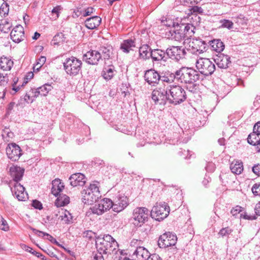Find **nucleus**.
<instances>
[{
    "mask_svg": "<svg viewBox=\"0 0 260 260\" xmlns=\"http://www.w3.org/2000/svg\"><path fill=\"white\" fill-rule=\"evenodd\" d=\"M61 8L60 6H57L54 7L52 11H51V16L52 18L56 20L59 17V11L61 10Z\"/></svg>",
    "mask_w": 260,
    "mask_h": 260,
    "instance_id": "49",
    "label": "nucleus"
},
{
    "mask_svg": "<svg viewBox=\"0 0 260 260\" xmlns=\"http://www.w3.org/2000/svg\"><path fill=\"white\" fill-rule=\"evenodd\" d=\"M104 255L97 252V253L94 254L92 260H104Z\"/></svg>",
    "mask_w": 260,
    "mask_h": 260,
    "instance_id": "61",
    "label": "nucleus"
},
{
    "mask_svg": "<svg viewBox=\"0 0 260 260\" xmlns=\"http://www.w3.org/2000/svg\"><path fill=\"white\" fill-rule=\"evenodd\" d=\"M34 233L36 235H38L40 237H44L45 236H47V239L51 241L52 243H55L56 242V240L55 238H54L51 235H49V234H47L46 233H45L44 232H42L39 230H37L35 229H32Z\"/></svg>",
    "mask_w": 260,
    "mask_h": 260,
    "instance_id": "44",
    "label": "nucleus"
},
{
    "mask_svg": "<svg viewBox=\"0 0 260 260\" xmlns=\"http://www.w3.org/2000/svg\"><path fill=\"white\" fill-rule=\"evenodd\" d=\"M10 36L15 43H18L23 41L25 37L23 27L20 25L16 26L11 31Z\"/></svg>",
    "mask_w": 260,
    "mask_h": 260,
    "instance_id": "19",
    "label": "nucleus"
},
{
    "mask_svg": "<svg viewBox=\"0 0 260 260\" xmlns=\"http://www.w3.org/2000/svg\"><path fill=\"white\" fill-rule=\"evenodd\" d=\"M82 202L84 204H92L101 197L99 190V182H93L86 188L81 191Z\"/></svg>",
    "mask_w": 260,
    "mask_h": 260,
    "instance_id": "2",
    "label": "nucleus"
},
{
    "mask_svg": "<svg viewBox=\"0 0 260 260\" xmlns=\"http://www.w3.org/2000/svg\"><path fill=\"white\" fill-rule=\"evenodd\" d=\"M186 98V92L181 86L172 85L170 86L168 96L170 103L177 105L184 102Z\"/></svg>",
    "mask_w": 260,
    "mask_h": 260,
    "instance_id": "4",
    "label": "nucleus"
},
{
    "mask_svg": "<svg viewBox=\"0 0 260 260\" xmlns=\"http://www.w3.org/2000/svg\"><path fill=\"white\" fill-rule=\"evenodd\" d=\"M13 66V61L10 58L3 56L0 58V69L4 71H10Z\"/></svg>",
    "mask_w": 260,
    "mask_h": 260,
    "instance_id": "32",
    "label": "nucleus"
},
{
    "mask_svg": "<svg viewBox=\"0 0 260 260\" xmlns=\"http://www.w3.org/2000/svg\"><path fill=\"white\" fill-rule=\"evenodd\" d=\"M233 232V230L229 226L222 228L219 230V232L218 233V235L222 238L229 237V236L232 234Z\"/></svg>",
    "mask_w": 260,
    "mask_h": 260,
    "instance_id": "41",
    "label": "nucleus"
},
{
    "mask_svg": "<svg viewBox=\"0 0 260 260\" xmlns=\"http://www.w3.org/2000/svg\"><path fill=\"white\" fill-rule=\"evenodd\" d=\"M176 74L177 71L175 73L166 72L164 75L160 76V80L168 83H171L175 81L179 82V78Z\"/></svg>",
    "mask_w": 260,
    "mask_h": 260,
    "instance_id": "31",
    "label": "nucleus"
},
{
    "mask_svg": "<svg viewBox=\"0 0 260 260\" xmlns=\"http://www.w3.org/2000/svg\"><path fill=\"white\" fill-rule=\"evenodd\" d=\"M46 58L45 56H40V58L37 60V62L35 66L34 67V68L36 67L37 69L38 70L44 64V63L46 61Z\"/></svg>",
    "mask_w": 260,
    "mask_h": 260,
    "instance_id": "51",
    "label": "nucleus"
},
{
    "mask_svg": "<svg viewBox=\"0 0 260 260\" xmlns=\"http://www.w3.org/2000/svg\"><path fill=\"white\" fill-rule=\"evenodd\" d=\"M151 96L155 104L165 105L168 101L169 93L165 87H159L153 90Z\"/></svg>",
    "mask_w": 260,
    "mask_h": 260,
    "instance_id": "12",
    "label": "nucleus"
},
{
    "mask_svg": "<svg viewBox=\"0 0 260 260\" xmlns=\"http://www.w3.org/2000/svg\"><path fill=\"white\" fill-rule=\"evenodd\" d=\"M24 247H25V251L33 254L34 255H36L38 257H41L42 259H44V256L41 253H39L38 252H37V251H35L34 250H33L32 248H31V247H28L27 246L25 245Z\"/></svg>",
    "mask_w": 260,
    "mask_h": 260,
    "instance_id": "50",
    "label": "nucleus"
},
{
    "mask_svg": "<svg viewBox=\"0 0 260 260\" xmlns=\"http://www.w3.org/2000/svg\"><path fill=\"white\" fill-rule=\"evenodd\" d=\"M32 206L36 209H42V203L37 200H34L32 202Z\"/></svg>",
    "mask_w": 260,
    "mask_h": 260,
    "instance_id": "59",
    "label": "nucleus"
},
{
    "mask_svg": "<svg viewBox=\"0 0 260 260\" xmlns=\"http://www.w3.org/2000/svg\"><path fill=\"white\" fill-rule=\"evenodd\" d=\"M166 54L171 59L178 61L185 58L186 52L181 46H172L167 49Z\"/></svg>",
    "mask_w": 260,
    "mask_h": 260,
    "instance_id": "11",
    "label": "nucleus"
},
{
    "mask_svg": "<svg viewBox=\"0 0 260 260\" xmlns=\"http://www.w3.org/2000/svg\"><path fill=\"white\" fill-rule=\"evenodd\" d=\"M253 131L250 133L247 138V142L249 144L252 145H255V144L260 142V134Z\"/></svg>",
    "mask_w": 260,
    "mask_h": 260,
    "instance_id": "36",
    "label": "nucleus"
},
{
    "mask_svg": "<svg viewBox=\"0 0 260 260\" xmlns=\"http://www.w3.org/2000/svg\"><path fill=\"white\" fill-rule=\"evenodd\" d=\"M169 213L170 207L167 204L156 203L151 210L150 215L152 218L160 221L166 218Z\"/></svg>",
    "mask_w": 260,
    "mask_h": 260,
    "instance_id": "7",
    "label": "nucleus"
},
{
    "mask_svg": "<svg viewBox=\"0 0 260 260\" xmlns=\"http://www.w3.org/2000/svg\"><path fill=\"white\" fill-rule=\"evenodd\" d=\"M82 64L81 60L72 56L66 59L63 62V68L68 75L75 76L81 71Z\"/></svg>",
    "mask_w": 260,
    "mask_h": 260,
    "instance_id": "5",
    "label": "nucleus"
},
{
    "mask_svg": "<svg viewBox=\"0 0 260 260\" xmlns=\"http://www.w3.org/2000/svg\"><path fill=\"white\" fill-rule=\"evenodd\" d=\"M166 54V51L158 49H152L150 52V56L153 62L161 60L166 61L167 59Z\"/></svg>",
    "mask_w": 260,
    "mask_h": 260,
    "instance_id": "24",
    "label": "nucleus"
},
{
    "mask_svg": "<svg viewBox=\"0 0 260 260\" xmlns=\"http://www.w3.org/2000/svg\"><path fill=\"white\" fill-rule=\"evenodd\" d=\"M220 22L221 23V27L227 28L229 29L232 28L233 27L234 23L232 21L228 20V19H223L220 20Z\"/></svg>",
    "mask_w": 260,
    "mask_h": 260,
    "instance_id": "48",
    "label": "nucleus"
},
{
    "mask_svg": "<svg viewBox=\"0 0 260 260\" xmlns=\"http://www.w3.org/2000/svg\"><path fill=\"white\" fill-rule=\"evenodd\" d=\"M189 85L187 86V89L190 91L191 92H195L197 90V85L194 83L192 84H188Z\"/></svg>",
    "mask_w": 260,
    "mask_h": 260,
    "instance_id": "60",
    "label": "nucleus"
},
{
    "mask_svg": "<svg viewBox=\"0 0 260 260\" xmlns=\"http://www.w3.org/2000/svg\"><path fill=\"white\" fill-rule=\"evenodd\" d=\"M95 245L97 252L105 255L111 254L118 247L117 242L109 235L96 238Z\"/></svg>",
    "mask_w": 260,
    "mask_h": 260,
    "instance_id": "1",
    "label": "nucleus"
},
{
    "mask_svg": "<svg viewBox=\"0 0 260 260\" xmlns=\"http://www.w3.org/2000/svg\"><path fill=\"white\" fill-rule=\"evenodd\" d=\"M6 151L8 158L14 161L18 160L22 154L20 147L15 143L9 144Z\"/></svg>",
    "mask_w": 260,
    "mask_h": 260,
    "instance_id": "14",
    "label": "nucleus"
},
{
    "mask_svg": "<svg viewBox=\"0 0 260 260\" xmlns=\"http://www.w3.org/2000/svg\"><path fill=\"white\" fill-rule=\"evenodd\" d=\"M93 8L92 7H88L87 8L84 10L82 12V16L86 17L92 14L93 13Z\"/></svg>",
    "mask_w": 260,
    "mask_h": 260,
    "instance_id": "55",
    "label": "nucleus"
},
{
    "mask_svg": "<svg viewBox=\"0 0 260 260\" xmlns=\"http://www.w3.org/2000/svg\"><path fill=\"white\" fill-rule=\"evenodd\" d=\"M0 229L4 231L9 230V226L7 221L0 215Z\"/></svg>",
    "mask_w": 260,
    "mask_h": 260,
    "instance_id": "47",
    "label": "nucleus"
},
{
    "mask_svg": "<svg viewBox=\"0 0 260 260\" xmlns=\"http://www.w3.org/2000/svg\"><path fill=\"white\" fill-rule=\"evenodd\" d=\"M205 169L208 172H213L215 170V166L212 162H209L207 163Z\"/></svg>",
    "mask_w": 260,
    "mask_h": 260,
    "instance_id": "58",
    "label": "nucleus"
},
{
    "mask_svg": "<svg viewBox=\"0 0 260 260\" xmlns=\"http://www.w3.org/2000/svg\"><path fill=\"white\" fill-rule=\"evenodd\" d=\"M113 204V211L118 213L128 205V199L124 194H119L114 199Z\"/></svg>",
    "mask_w": 260,
    "mask_h": 260,
    "instance_id": "15",
    "label": "nucleus"
},
{
    "mask_svg": "<svg viewBox=\"0 0 260 260\" xmlns=\"http://www.w3.org/2000/svg\"><path fill=\"white\" fill-rule=\"evenodd\" d=\"M147 260H162V258L157 254H150Z\"/></svg>",
    "mask_w": 260,
    "mask_h": 260,
    "instance_id": "62",
    "label": "nucleus"
},
{
    "mask_svg": "<svg viewBox=\"0 0 260 260\" xmlns=\"http://www.w3.org/2000/svg\"><path fill=\"white\" fill-rule=\"evenodd\" d=\"M11 191L18 201H25L28 199V194L25 191V188L19 182L10 183Z\"/></svg>",
    "mask_w": 260,
    "mask_h": 260,
    "instance_id": "13",
    "label": "nucleus"
},
{
    "mask_svg": "<svg viewBox=\"0 0 260 260\" xmlns=\"http://www.w3.org/2000/svg\"><path fill=\"white\" fill-rule=\"evenodd\" d=\"M100 202L103 206V208H104V209H105V211H107L111 208H112L113 210V201H112L111 199L104 198L101 200Z\"/></svg>",
    "mask_w": 260,
    "mask_h": 260,
    "instance_id": "39",
    "label": "nucleus"
},
{
    "mask_svg": "<svg viewBox=\"0 0 260 260\" xmlns=\"http://www.w3.org/2000/svg\"><path fill=\"white\" fill-rule=\"evenodd\" d=\"M179 82L185 84H192L200 79L198 71L191 68L182 67L177 70Z\"/></svg>",
    "mask_w": 260,
    "mask_h": 260,
    "instance_id": "3",
    "label": "nucleus"
},
{
    "mask_svg": "<svg viewBox=\"0 0 260 260\" xmlns=\"http://www.w3.org/2000/svg\"><path fill=\"white\" fill-rule=\"evenodd\" d=\"M171 38L174 40L180 42L186 38L185 34L182 29H176L171 35Z\"/></svg>",
    "mask_w": 260,
    "mask_h": 260,
    "instance_id": "37",
    "label": "nucleus"
},
{
    "mask_svg": "<svg viewBox=\"0 0 260 260\" xmlns=\"http://www.w3.org/2000/svg\"><path fill=\"white\" fill-rule=\"evenodd\" d=\"M230 57L228 55L220 54L214 60L217 66L221 69H226L231 64Z\"/></svg>",
    "mask_w": 260,
    "mask_h": 260,
    "instance_id": "23",
    "label": "nucleus"
},
{
    "mask_svg": "<svg viewBox=\"0 0 260 260\" xmlns=\"http://www.w3.org/2000/svg\"><path fill=\"white\" fill-rule=\"evenodd\" d=\"M196 64L198 72L205 76L211 75L215 70L214 63L209 58H200L197 59Z\"/></svg>",
    "mask_w": 260,
    "mask_h": 260,
    "instance_id": "6",
    "label": "nucleus"
},
{
    "mask_svg": "<svg viewBox=\"0 0 260 260\" xmlns=\"http://www.w3.org/2000/svg\"><path fill=\"white\" fill-rule=\"evenodd\" d=\"M24 169L17 166H13L10 168L9 173L14 182H19L22 179Z\"/></svg>",
    "mask_w": 260,
    "mask_h": 260,
    "instance_id": "20",
    "label": "nucleus"
},
{
    "mask_svg": "<svg viewBox=\"0 0 260 260\" xmlns=\"http://www.w3.org/2000/svg\"><path fill=\"white\" fill-rule=\"evenodd\" d=\"M253 131L260 134V121L257 122L253 126Z\"/></svg>",
    "mask_w": 260,
    "mask_h": 260,
    "instance_id": "64",
    "label": "nucleus"
},
{
    "mask_svg": "<svg viewBox=\"0 0 260 260\" xmlns=\"http://www.w3.org/2000/svg\"><path fill=\"white\" fill-rule=\"evenodd\" d=\"M105 66L102 71V76L107 81L111 80L114 76L116 73L115 67L111 63Z\"/></svg>",
    "mask_w": 260,
    "mask_h": 260,
    "instance_id": "27",
    "label": "nucleus"
},
{
    "mask_svg": "<svg viewBox=\"0 0 260 260\" xmlns=\"http://www.w3.org/2000/svg\"><path fill=\"white\" fill-rule=\"evenodd\" d=\"M150 253L147 249L143 247H137L133 253L132 257L135 260H147Z\"/></svg>",
    "mask_w": 260,
    "mask_h": 260,
    "instance_id": "22",
    "label": "nucleus"
},
{
    "mask_svg": "<svg viewBox=\"0 0 260 260\" xmlns=\"http://www.w3.org/2000/svg\"><path fill=\"white\" fill-rule=\"evenodd\" d=\"M53 88V87L51 84L46 83L36 89H34L35 90V96H38V97L39 95L46 96Z\"/></svg>",
    "mask_w": 260,
    "mask_h": 260,
    "instance_id": "30",
    "label": "nucleus"
},
{
    "mask_svg": "<svg viewBox=\"0 0 260 260\" xmlns=\"http://www.w3.org/2000/svg\"><path fill=\"white\" fill-rule=\"evenodd\" d=\"M149 210L145 207L136 208L133 212V218L135 221L134 224L141 226L148 219Z\"/></svg>",
    "mask_w": 260,
    "mask_h": 260,
    "instance_id": "8",
    "label": "nucleus"
},
{
    "mask_svg": "<svg viewBox=\"0 0 260 260\" xmlns=\"http://www.w3.org/2000/svg\"><path fill=\"white\" fill-rule=\"evenodd\" d=\"M102 19L98 16L88 18L85 21V25L87 28L93 29L99 26L101 23Z\"/></svg>",
    "mask_w": 260,
    "mask_h": 260,
    "instance_id": "26",
    "label": "nucleus"
},
{
    "mask_svg": "<svg viewBox=\"0 0 260 260\" xmlns=\"http://www.w3.org/2000/svg\"><path fill=\"white\" fill-rule=\"evenodd\" d=\"M70 184L73 186H83L85 182V177L82 173H76L72 175L70 178Z\"/></svg>",
    "mask_w": 260,
    "mask_h": 260,
    "instance_id": "21",
    "label": "nucleus"
},
{
    "mask_svg": "<svg viewBox=\"0 0 260 260\" xmlns=\"http://www.w3.org/2000/svg\"><path fill=\"white\" fill-rule=\"evenodd\" d=\"M177 238L176 235L170 232H166L160 235L158 240V245L161 248H165L176 244Z\"/></svg>",
    "mask_w": 260,
    "mask_h": 260,
    "instance_id": "10",
    "label": "nucleus"
},
{
    "mask_svg": "<svg viewBox=\"0 0 260 260\" xmlns=\"http://www.w3.org/2000/svg\"><path fill=\"white\" fill-rule=\"evenodd\" d=\"M144 77L148 84L152 86L156 85L160 80V75L158 72L152 69L146 71Z\"/></svg>",
    "mask_w": 260,
    "mask_h": 260,
    "instance_id": "18",
    "label": "nucleus"
},
{
    "mask_svg": "<svg viewBox=\"0 0 260 260\" xmlns=\"http://www.w3.org/2000/svg\"><path fill=\"white\" fill-rule=\"evenodd\" d=\"M152 49L147 44H144L140 46L139 48V57L138 58L146 60L150 58V52Z\"/></svg>",
    "mask_w": 260,
    "mask_h": 260,
    "instance_id": "28",
    "label": "nucleus"
},
{
    "mask_svg": "<svg viewBox=\"0 0 260 260\" xmlns=\"http://www.w3.org/2000/svg\"><path fill=\"white\" fill-rule=\"evenodd\" d=\"M12 27L11 24L7 20H4L0 24V30L5 33H7Z\"/></svg>",
    "mask_w": 260,
    "mask_h": 260,
    "instance_id": "45",
    "label": "nucleus"
},
{
    "mask_svg": "<svg viewBox=\"0 0 260 260\" xmlns=\"http://www.w3.org/2000/svg\"><path fill=\"white\" fill-rule=\"evenodd\" d=\"M254 212L256 215L260 216V202L255 205Z\"/></svg>",
    "mask_w": 260,
    "mask_h": 260,
    "instance_id": "63",
    "label": "nucleus"
},
{
    "mask_svg": "<svg viewBox=\"0 0 260 260\" xmlns=\"http://www.w3.org/2000/svg\"><path fill=\"white\" fill-rule=\"evenodd\" d=\"M100 59V53L98 50H90L83 56V60L92 65L98 64Z\"/></svg>",
    "mask_w": 260,
    "mask_h": 260,
    "instance_id": "17",
    "label": "nucleus"
},
{
    "mask_svg": "<svg viewBox=\"0 0 260 260\" xmlns=\"http://www.w3.org/2000/svg\"><path fill=\"white\" fill-rule=\"evenodd\" d=\"M251 190L254 196H260V183H255L252 187Z\"/></svg>",
    "mask_w": 260,
    "mask_h": 260,
    "instance_id": "53",
    "label": "nucleus"
},
{
    "mask_svg": "<svg viewBox=\"0 0 260 260\" xmlns=\"http://www.w3.org/2000/svg\"><path fill=\"white\" fill-rule=\"evenodd\" d=\"M57 197L55 202V204L57 207H62L69 203L70 198L67 195L60 193Z\"/></svg>",
    "mask_w": 260,
    "mask_h": 260,
    "instance_id": "35",
    "label": "nucleus"
},
{
    "mask_svg": "<svg viewBox=\"0 0 260 260\" xmlns=\"http://www.w3.org/2000/svg\"><path fill=\"white\" fill-rule=\"evenodd\" d=\"M90 209L93 213L96 214L97 215H102L105 212V209H104V208H103L101 202L98 204H95Z\"/></svg>",
    "mask_w": 260,
    "mask_h": 260,
    "instance_id": "43",
    "label": "nucleus"
},
{
    "mask_svg": "<svg viewBox=\"0 0 260 260\" xmlns=\"http://www.w3.org/2000/svg\"><path fill=\"white\" fill-rule=\"evenodd\" d=\"M212 49L217 52H221L224 49V44L220 39H214L210 42Z\"/></svg>",
    "mask_w": 260,
    "mask_h": 260,
    "instance_id": "34",
    "label": "nucleus"
},
{
    "mask_svg": "<svg viewBox=\"0 0 260 260\" xmlns=\"http://www.w3.org/2000/svg\"><path fill=\"white\" fill-rule=\"evenodd\" d=\"M98 51L100 53L101 59H104L105 64L112 62L114 56L113 49L111 46H101Z\"/></svg>",
    "mask_w": 260,
    "mask_h": 260,
    "instance_id": "16",
    "label": "nucleus"
},
{
    "mask_svg": "<svg viewBox=\"0 0 260 260\" xmlns=\"http://www.w3.org/2000/svg\"><path fill=\"white\" fill-rule=\"evenodd\" d=\"M9 11V6L6 2H4L0 7V15L5 17L8 14Z\"/></svg>",
    "mask_w": 260,
    "mask_h": 260,
    "instance_id": "46",
    "label": "nucleus"
},
{
    "mask_svg": "<svg viewBox=\"0 0 260 260\" xmlns=\"http://www.w3.org/2000/svg\"><path fill=\"white\" fill-rule=\"evenodd\" d=\"M35 90L31 88L28 92L26 93L24 97V101L27 103H31L38 96H35Z\"/></svg>",
    "mask_w": 260,
    "mask_h": 260,
    "instance_id": "40",
    "label": "nucleus"
},
{
    "mask_svg": "<svg viewBox=\"0 0 260 260\" xmlns=\"http://www.w3.org/2000/svg\"><path fill=\"white\" fill-rule=\"evenodd\" d=\"M64 188L63 183H61L60 180L55 179L52 182L51 193L55 197L58 196Z\"/></svg>",
    "mask_w": 260,
    "mask_h": 260,
    "instance_id": "29",
    "label": "nucleus"
},
{
    "mask_svg": "<svg viewBox=\"0 0 260 260\" xmlns=\"http://www.w3.org/2000/svg\"><path fill=\"white\" fill-rule=\"evenodd\" d=\"M62 210L61 215H60L61 220H63L66 224H70L73 222V216L71 213L68 210Z\"/></svg>",
    "mask_w": 260,
    "mask_h": 260,
    "instance_id": "38",
    "label": "nucleus"
},
{
    "mask_svg": "<svg viewBox=\"0 0 260 260\" xmlns=\"http://www.w3.org/2000/svg\"><path fill=\"white\" fill-rule=\"evenodd\" d=\"M136 47L135 39H128L124 40L120 44V49L125 53H128Z\"/></svg>",
    "mask_w": 260,
    "mask_h": 260,
    "instance_id": "25",
    "label": "nucleus"
},
{
    "mask_svg": "<svg viewBox=\"0 0 260 260\" xmlns=\"http://www.w3.org/2000/svg\"><path fill=\"white\" fill-rule=\"evenodd\" d=\"M252 172L257 176H260V164H257L252 167Z\"/></svg>",
    "mask_w": 260,
    "mask_h": 260,
    "instance_id": "57",
    "label": "nucleus"
},
{
    "mask_svg": "<svg viewBox=\"0 0 260 260\" xmlns=\"http://www.w3.org/2000/svg\"><path fill=\"white\" fill-rule=\"evenodd\" d=\"M190 11L191 14H202L204 13V10L201 7L197 6L192 7L190 9Z\"/></svg>",
    "mask_w": 260,
    "mask_h": 260,
    "instance_id": "52",
    "label": "nucleus"
},
{
    "mask_svg": "<svg viewBox=\"0 0 260 260\" xmlns=\"http://www.w3.org/2000/svg\"><path fill=\"white\" fill-rule=\"evenodd\" d=\"M194 28L195 27L192 24L188 23L184 26L182 30L184 31L186 37L188 38L194 34Z\"/></svg>",
    "mask_w": 260,
    "mask_h": 260,
    "instance_id": "42",
    "label": "nucleus"
},
{
    "mask_svg": "<svg viewBox=\"0 0 260 260\" xmlns=\"http://www.w3.org/2000/svg\"><path fill=\"white\" fill-rule=\"evenodd\" d=\"M230 169L232 173L240 174L243 171V162L240 160H234L230 165Z\"/></svg>",
    "mask_w": 260,
    "mask_h": 260,
    "instance_id": "33",
    "label": "nucleus"
},
{
    "mask_svg": "<svg viewBox=\"0 0 260 260\" xmlns=\"http://www.w3.org/2000/svg\"><path fill=\"white\" fill-rule=\"evenodd\" d=\"M241 211L242 207L239 206H237L231 210V213L233 216H236Z\"/></svg>",
    "mask_w": 260,
    "mask_h": 260,
    "instance_id": "56",
    "label": "nucleus"
},
{
    "mask_svg": "<svg viewBox=\"0 0 260 260\" xmlns=\"http://www.w3.org/2000/svg\"><path fill=\"white\" fill-rule=\"evenodd\" d=\"M6 74L4 75L3 73H0V85L5 86L8 82V77Z\"/></svg>",
    "mask_w": 260,
    "mask_h": 260,
    "instance_id": "54",
    "label": "nucleus"
},
{
    "mask_svg": "<svg viewBox=\"0 0 260 260\" xmlns=\"http://www.w3.org/2000/svg\"><path fill=\"white\" fill-rule=\"evenodd\" d=\"M187 50L192 54H199L206 50V44L201 39H192L188 42Z\"/></svg>",
    "mask_w": 260,
    "mask_h": 260,
    "instance_id": "9",
    "label": "nucleus"
}]
</instances>
